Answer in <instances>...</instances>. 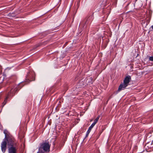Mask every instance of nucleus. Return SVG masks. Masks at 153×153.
<instances>
[{"label":"nucleus","mask_w":153,"mask_h":153,"mask_svg":"<svg viewBox=\"0 0 153 153\" xmlns=\"http://www.w3.org/2000/svg\"><path fill=\"white\" fill-rule=\"evenodd\" d=\"M99 118V117L98 116L95 120L94 121L93 123H94V124H95L97 122Z\"/></svg>","instance_id":"nucleus-6"},{"label":"nucleus","mask_w":153,"mask_h":153,"mask_svg":"<svg viewBox=\"0 0 153 153\" xmlns=\"http://www.w3.org/2000/svg\"><path fill=\"white\" fill-rule=\"evenodd\" d=\"M152 143H148L146 144L145 146V147L146 149H147V148H149V146H152Z\"/></svg>","instance_id":"nucleus-5"},{"label":"nucleus","mask_w":153,"mask_h":153,"mask_svg":"<svg viewBox=\"0 0 153 153\" xmlns=\"http://www.w3.org/2000/svg\"><path fill=\"white\" fill-rule=\"evenodd\" d=\"M7 141V145L8 147L13 146L14 139L12 138H5L4 140L1 144V150L3 152H4L6 149Z\"/></svg>","instance_id":"nucleus-1"},{"label":"nucleus","mask_w":153,"mask_h":153,"mask_svg":"<svg viewBox=\"0 0 153 153\" xmlns=\"http://www.w3.org/2000/svg\"><path fill=\"white\" fill-rule=\"evenodd\" d=\"M92 128L90 127H89V129L87 132V135H88L90 133Z\"/></svg>","instance_id":"nucleus-7"},{"label":"nucleus","mask_w":153,"mask_h":153,"mask_svg":"<svg viewBox=\"0 0 153 153\" xmlns=\"http://www.w3.org/2000/svg\"><path fill=\"white\" fill-rule=\"evenodd\" d=\"M151 28H152V29L153 30V25H152V26H151Z\"/></svg>","instance_id":"nucleus-11"},{"label":"nucleus","mask_w":153,"mask_h":153,"mask_svg":"<svg viewBox=\"0 0 153 153\" xmlns=\"http://www.w3.org/2000/svg\"><path fill=\"white\" fill-rule=\"evenodd\" d=\"M149 59L150 61H153V56H150L149 57Z\"/></svg>","instance_id":"nucleus-8"},{"label":"nucleus","mask_w":153,"mask_h":153,"mask_svg":"<svg viewBox=\"0 0 153 153\" xmlns=\"http://www.w3.org/2000/svg\"><path fill=\"white\" fill-rule=\"evenodd\" d=\"M95 125V124H94V123H93L92 124L91 126L90 127H91L92 128Z\"/></svg>","instance_id":"nucleus-10"},{"label":"nucleus","mask_w":153,"mask_h":153,"mask_svg":"<svg viewBox=\"0 0 153 153\" xmlns=\"http://www.w3.org/2000/svg\"><path fill=\"white\" fill-rule=\"evenodd\" d=\"M151 147H152V146H150V148H151Z\"/></svg>","instance_id":"nucleus-12"},{"label":"nucleus","mask_w":153,"mask_h":153,"mask_svg":"<svg viewBox=\"0 0 153 153\" xmlns=\"http://www.w3.org/2000/svg\"><path fill=\"white\" fill-rule=\"evenodd\" d=\"M50 145L48 143H44L41 145L39 148V152L37 153H43L49 152Z\"/></svg>","instance_id":"nucleus-2"},{"label":"nucleus","mask_w":153,"mask_h":153,"mask_svg":"<svg viewBox=\"0 0 153 153\" xmlns=\"http://www.w3.org/2000/svg\"><path fill=\"white\" fill-rule=\"evenodd\" d=\"M131 79L130 76H126L124 80V82L123 84H121L119 86L118 91H121L122 88H125L127 85L130 82Z\"/></svg>","instance_id":"nucleus-3"},{"label":"nucleus","mask_w":153,"mask_h":153,"mask_svg":"<svg viewBox=\"0 0 153 153\" xmlns=\"http://www.w3.org/2000/svg\"><path fill=\"white\" fill-rule=\"evenodd\" d=\"M92 120H91V121H92Z\"/></svg>","instance_id":"nucleus-13"},{"label":"nucleus","mask_w":153,"mask_h":153,"mask_svg":"<svg viewBox=\"0 0 153 153\" xmlns=\"http://www.w3.org/2000/svg\"><path fill=\"white\" fill-rule=\"evenodd\" d=\"M95 125V124H94V123H93L92 124L91 126L90 127H91L92 128Z\"/></svg>","instance_id":"nucleus-9"},{"label":"nucleus","mask_w":153,"mask_h":153,"mask_svg":"<svg viewBox=\"0 0 153 153\" xmlns=\"http://www.w3.org/2000/svg\"><path fill=\"white\" fill-rule=\"evenodd\" d=\"M9 148V153H16V149L15 148L13 147H8Z\"/></svg>","instance_id":"nucleus-4"}]
</instances>
